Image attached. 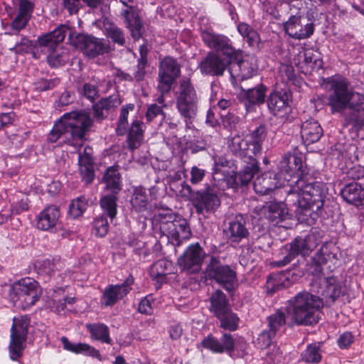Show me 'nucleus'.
Instances as JSON below:
<instances>
[{
    "instance_id": "nucleus-52",
    "label": "nucleus",
    "mask_w": 364,
    "mask_h": 364,
    "mask_svg": "<svg viewBox=\"0 0 364 364\" xmlns=\"http://www.w3.org/2000/svg\"><path fill=\"white\" fill-rule=\"evenodd\" d=\"M267 320L268 330L275 335L286 323L285 314L281 311H277L274 314L270 315Z\"/></svg>"
},
{
    "instance_id": "nucleus-41",
    "label": "nucleus",
    "mask_w": 364,
    "mask_h": 364,
    "mask_svg": "<svg viewBox=\"0 0 364 364\" xmlns=\"http://www.w3.org/2000/svg\"><path fill=\"white\" fill-rule=\"evenodd\" d=\"M85 328L90 333L92 339L111 344L112 339L107 325L102 323H87Z\"/></svg>"
},
{
    "instance_id": "nucleus-22",
    "label": "nucleus",
    "mask_w": 364,
    "mask_h": 364,
    "mask_svg": "<svg viewBox=\"0 0 364 364\" xmlns=\"http://www.w3.org/2000/svg\"><path fill=\"white\" fill-rule=\"evenodd\" d=\"M279 168L280 169V173L277 174L279 177H280V174H287L297 179L302 174H306L303 166L301 156L291 155L289 153L283 155L279 161Z\"/></svg>"
},
{
    "instance_id": "nucleus-6",
    "label": "nucleus",
    "mask_w": 364,
    "mask_h": 364,
    "mask_svg": "<svg viewBox=\"0 0 364 364\" xmlns=\"http://www.w3.org/2000/svg\"><path fill=\"white\" fill-rule=\"evenodd\" d=\"M200 96L188 77L180 80L176 92V105L180 115L188 125L197 115Z\"/></svg>"
},
{
    "instance_id": "nucleus-16",
    "label": "nucleus",
    "mask_w": 364,
    "mask_h": 364,
    "mask_svg": "<svg viewBox=\"0 0 364 364\" xmlns=\"http://www.w3.org/2000/svg\"><path fill=\"white\" fill-rule=\"evenodd\" d=\"M200 34L204 43L210 48L221 52L223 54L232 56L235 50L232 46L230 40L225 36L216 33L212 29L200 28Z\"/></svg>"
},
{
    "instance_id": "nucleus-2",
    "label": "nucleus",
    "mask_w": 364,
    "mask_h": 364,
    "mask_svg": "<svg viewBox=\"0 0 364 364\" xmlns=\"http://www.w3.org/2000/svg\"><path fill=\"white\" fill-rule=\"evenodd\" d=\"M285 188L287 201L289 205H296V210L301 213L315 207L316 210L322 208L324 199L328 193L326 185L320 181H314L309 174H302L295 181L290 182Z\"/></svg>"
},
{
    "instance_id": "nucleus-31",
    "label": "nucleus",
    "mask_w": 364,
    "mask_h": 364,
    "mask_svg": "<svg viewBox=\"0 0 364 364\" xmlns=\"http://www.w3.org/2000/svg\"><path fill=\"white\" fill-rule=\"evenodd\" d=\"M129 203L132 213L143 214L151 209L149 196L146 189L142 186L134 188Z\"/></svg>"
},
{
    "instance_id": "nucleus-46",
    "label": "nucleus",
    "mask_w": 364,
    "mask_h": 364,
    "mask_svg": "<svg viewBox=\"0 0 364 364\" xmlns=\"http://www.w3.org/2000/svg\"><path fill=\"white\" fill-rule=\"evenodd\" d=\"M117 194L104 196L100 199V207L105 214L112 220L117 213Z\"/></svg>"
},
{
    "instance_id": "nucleus-59",
    "label": "nucleus",
    "mask_w": 364,
    "mask_h": 364,
    "mask_svg": "<svg viewBox=\"0 0 364 364\" xmlns=\"http://www.w3.org/2000/svg\"><path fill=\"white\" fill-rule=\"evenodd\" d=\"M275 334L272 333L269 330L263 331L257 338V343L261 348H267L270 346Z\"/></svg>"
},
{
    "instance_id": "nucleus-34",
    "label": "nucleus",
    "mask_w": 364,
    "mask_h": 364,
    "mask_svg": "<svg viewBox=\"0 0 364 364\" xmlns=\"http://www.w3.org/2000/svg\"><path fill=\"white\" fill-rule=\"evenodd\" d=\"M294 210L296 215L302 214L301 210H296V205H289L287 201V197L284 202H270L268 205L269 215L268 217L272 221L278 223L286 219L289 214V210Z\"/></svg>"
},
{
    "instance_id": "nucleus-64",
    "label": "nucleus",
    "mask_w": 364,
    "mask_h": 364,
    "mask_svg": "<svg viewBox=\"0 0 364 364\" xmlns=\"http://www.w3.org/2000/svg\"><path fill=\"white\" fill-rule=\"evenodd\" d=\"M353 342V336L350 332H344L342 333L338 339V344L341 348H346L349 347Z\"/></svg>"
},
{
    "instance_id": "nucleus-9",
    "label": "nucleus",
    "mask_w": 364,
    "mask_h": 364,
    "mask_svg": "<svg viewBox=\"0 0 364 364\" xmlns=\"http://www.w3.org/2000/svg\"><path fill=\"white\" fill-rule=\"evenodd\" d=\"M156 220L161 232L167 235L174 245L179 246L183 240L190 238L191 229L184 218L173 213H159Z\"/></svg>"
},
{
    "instance_id": "nucleus-63",
    "label": "nucleus",
    "mask_w": 364,
    "mask_h": 364,
    "mask_svg": "<svg viewBox=\"0 0 364 364\" xmlns=\"http://www.w3.org/2000/svg\"><path fill=\"white\" fill-rule=\"evenodd\" d=\"M161 114H163L161 106L153 104L147 109L146 119L148 122H151L156 116Z\"/></svg>"
},
{
    "instance_id": "nucleus-18",
    "label": "nucleus",
    "mask_w": 364,
    "mask_h": 364,
    "mask_svg": "<svg viewBox=\"0 0 364 364\" xmlns=\"http://www.w3.org/2000/svg\"><path fill=\"white\" fill-rule=\"evenodd\" d=\"M312 287L318 294L334 301L342 294L341 283L333 277H320L316 281Z\"/></svg>"
},
{
    "instance_id": "nucleus-20",
    "label": "nucleus",
    "mask_w": 364,
    "mask_h": 364,
    "mask_svg": "<svg viewBox=\"0 0 364 364\" xmlns=\"http://www.w3.org/2000/svg\"><path fill=\"white\" fill-rule=\"evenodd\" d=\"M201 345L203 348L215 353L224 352L231 353L235 349L234 338L228 333H223L220 340L212 335H208L203 339Z\"/></svg>"
},
{
    "instance_id": "nucleus-19",
    "label": "nucleus",
    "mask_w": 364,
    "mask_h": 364,
    "mask_svg": "<svg viewBox=\"0 0 364 364\" xmlns=\"http://www.w3.org/2000/svg\"><path fill=\"white\" fill-rule=\"evenodd\" d=\"M254 57H246L240 60H230L228 70L232 78L244 80L252 77L255 71Z\"/></svg>"
},
{
    "instance_id": "nucleus-35",
    "label": "nucleus",
    "mask_w": 364,
    "mask_h": 364,
    "mask_svg": "<svg viewBox=\"0 0 364 364\" xmlns=\"http://www.w3.org/2000/svg\"><path fill=\"white\" fill-rule=\"evenodd\" d=\"M301 135L304 143L309 145L319 140L323 135V129L316 120L310 119L302 123Z\"/></svg>"
},
{
    "instance_id": "nucleus-38",
    "label": "nucleus",
    "mask_w": 364,
    "mask_h": 364,
    "mask_svg": "<svg viewBox=\"0 0 364 364\" xmlns=\"http://www.w3.org/2000/svg\"><path fill=\"white\" fill-rule=\"evenodd\" d=\"M60 341L63 348L67 350L100 359V351L89 344L84 343H73L65 336L62 337Z\"/></svg>"
},
{
    "instance_id": "nucleus-29",
    "label": "nucleus",
    "mask_w": 364,
    "mask_h": 364,
    "mask_svg": "<svg viewBox=\"0 0 364 364\" xmlns=\"http://www.w3.org/2000/svg\"><path fill=\"white\" fill-rule=\"evenodd\" d=\"M60 212L55 205L43 210L37 217V228L44 231L52 230L58 223Z\"/></svg>"
},
{
    "instance_id": "nucleus-44",
    "label": "nucleus",
    "mask_w": 364,
    "mask_h": 364,
    "mask_svg": "<svg viewBox=\"0 0 364 364\" xmlns=\"http://www.w3.org/2000/svg\"><path fill=\"white\" fill-rule=\"evenodd\" d=\"M228 148L233 154L245 157L247 155L249 141L237 134L228 140Z\"/></svg>"
},
{
    "instance_id": "nucleus-4",
    "label": "nucleus",
    "mask_w": 364,
    "mask_h": 364,
    "mask_svg": "<svg viewBox=\"0 0 364 364\" xmlns=\"http://www.w3.org/2000/svg\"><path fill=\"white\" fill-rule=\"evenodd\" d=\"M90 114L84 111L65 113L55 124L48 136V141L53 143L61 136L74 141H84L85 135L92 126Z\"/></svg>"
},
{
    "instance_id": "nucleus-24",
    "label": "nucleus",
    "mask_w": 364,
    "mask_h": 364,
    "mask_svg": "<svg viewBox=\"0 0 364 364\" xmlns=\"http://www.w3.org/2000/svg\"><path fill=\"white\" fill-rule=\"evenodd\" d=\"M282 186L279 176L273 171L266 172L255 178L253 188L257 193L266 195Z\"/></svg>"
},
{
    "instance_id": "nucleus-15",
    "label": "nucleus",
    "mask_w": 364,
    "mask_h": 364,
    "mask_svg": "<svg viewBox=\"0 0 364 364\" xmlns=\"http://www.w3.org/2000/svg\"><path fill=\"white\" fill-rule=\"evenodd\" d=\"M75 46L84 54L94 58L109 51V46L104 39L85 34H78L73 41Z\"/></svg>"
},
{
    "instance_id": "nucleus-57",
    "label": "nucleus",
    "mask_w": 364,
    "mask_h": 364,
    "mask_svg": "<svg viewBox=\"0 0 364 364\" xmlns=\"http://www.w3.org/2000/svg\"><path fill=\"white\" fill-rule=\"evenodd\" d=\"M34 9V4L28 0H20L18 14L31 18Z\"/></svg>"
},
{
    "instance_id": "nucleus-33",
    "label": "nucleus",
    "mask_w": 364,
    "mask_h": 364,
    "mask_svg": "<svg viewBox=\"0 0 364 364\" xmlns=\"http://www.w3.org/2000/svg\"><path fill=\"white\" fill-rule=\"evenodd\" d=\"M144 122L138 119H134L129 127L126 134L127 143L132 150L137 149L143 142L144 132Z\"/></svg>"
},
{
    "instance_id": "nucleus-43",
    "label": "nucleus",
    "mask_w": 364,
    "mask_h": 364,
    "mask_svg": "<svg viewBox=\"0 0 364 364\" xmlns=\"http://www.w3.org/2000/svg\"><path fill=\"white\" fill-rule=\"evenodd\" d=\"M135 109V105L133 103H129L123 105L120 109L119 116L117 122L116 133L118 136H124L127 132L129 127V116Z\"/></svg>"
},
{
    "instance_id": "nucleus-11",
    "label": "nucleus",
    "mask_w": 364,
    "mask_h": 364,
    "mask_svg": "<svg viewBox=\"0 0 364 364\" xmlns=\"http://www.w3.org/2000/svg\"><path fill=\"white\" fill-rule=\"evenodd\" d=\"M206 274L210 279L215 280L225 290L230 291L237 286L236 272L227 264L212 257L206 267Z\"/></svg>"
},
{
    "instance_id": "nucleus-37",
    "label": "nucleus",
    "mask_w": 364,
    "mask_h": 364,
    "mask_svg": "<svg viewBox=\"0 0 364 364\" xmlns=\"http://www.w3.org/2000/svg\"><path fill=\"white\" fill-rule=\"evenodd\" d=\"M341 194L348 203L358 205L364 203V188L356 182L346 185L342 188Z\"/></svg>"
},
{
    "instance_id": "nucleus-12",
    "label": "nucleus",
    "mask_w": 364,
    "mask_h": 364,
    "mask_svg": "<svg viewBox=\"0 0 364 364\" xmlns=\"http://www.w3.org/2000/svg\"><path fill=\"white\" fill-rule=\"evenodd\" d=\"M180 73L178 61L171 57L164 58L159 65L158 90L162 94L168 93Z\"/></svg>"
},
{
    "instance_id": "nucleus-21",
    "label": "nucleus",
    "mask_w": 364,
    "mask_h": 364,
    "mask_svg": "<svg viewBox=\"0 0 364 364\" xmlns=\"http://www.w3.org/2000/svg\"><path fill=\"white\" fill-rule=\"evenodd\" d=\"M127 9L122 11V16L125 19L127 27L129 29L132 36L139 39L143 32V25L136 9L132 6L134 0H120Z\"/></svg>"
},
{
    "instance_id": "nucleus-55",
    "label": "nucleus",
    "mask_w": 364,
    "mask_h": 364,
    "mask_svg": "<svg viewBox=\"0 0 364 364\" xmlns=\"http://www.w3.org/2000/svg\"><path fill=\"white\" fill-rule=\"evenodd\" d=\"M33 47V41L28 37L23 36L21 37L20 41L17 42L16 45L9 48V50L14 52L15 54L22 55L29 53Z\"/></svg>"
},
{
    "instance_id": "nucleus-25",
    "label": "nucleus",
    "mask_w": 364,
    "mask_h": 364,
    "mask_svg": "<svg viewBox=\"0 0 364 364\" xmlns=\"http://www.w3.org/2000/svg\"><path fill=\"white\" fill-rule=\"evenodd\" d=\"M224 232L231 242L239 243L242 239L247 237L249 231L242 215H237L230 220Z\"/></svg>"
},
{
    "instance_id": "nucleus-48",
    "label": "nucleus",
    "mask_w": 364,
    "mask_h": 364,
    "mask_svg": "<svg viewBox=\"0 0 364 364\" xmlns=\"http://www.w3.org/2000/svg\"><path fill=\"white\" fill-rule=\"evenodd\" d=\"M265 136V129L262 126H259L250 134L249 146L251 145L252 146L251 151L253 154L257 155L261 152L262 144Z\"/></svg>"
},
{
    "instance_id": "nucleus-53",
    "label": "nucleus",
    "mask_w": 364,
    "mask_h": 364,
    "mask_svg": "<svg viewBox=\"0 0 364 364\" xmlns=\"http://www.w3.org/2000/svg\"><path fill=\"white\" fill-rule=\"evenodd\" d=\"M92 226V233L97 237H104L108 232L109 223L107 218L104 215L95 218Z\"/></svg>"
},
{
    "instance_id": "nucleus-27",
    "label": "nucleus",
    "mask_w": 364,
    "mask_h": 364,
    "mask_svg": "<svg viewBox=\"0 0 364 364\" xmlns=\"http://www.w3.org/2000/svg\"><path fill=\"white\" fill-rule=\"evenodd\" d=\"M267 106L274 115L286 113L289 107V93L284 90L272 92L267 99Z\"/></svg>"
},
{
    "instance_id": "nucleus-39",
    "label": "nucleus",
    "mask_w": 364,
    "mask_h": 364,
    "mask_svg": "<svg viewBox=\"0 0 364 364\" xmlns=\"http://www.w3.org/2000/svg\"><path fill=\"white\" fill-rule=\"evenodd\" d=\"M103 181L106 184V188L112 193L117 194L122 189L121 176L119 173L118 166H112L107 168Z\"/></svg>"
},
{
    "instance_id": "nucleus-1",
    "label": "nucleus",
    "mask_w": 364,
    "mask_h": 364,
    "mask_svg": "<svg viewBox=\"0 0 364 364\" xmlns=\"http://www.w3.org/2000/svg\"><path fill=\"white\" fill-rule=\"evenodd\" d=\"M330 93L328 105L331 112L344 113L345 125H364V95L350 90L349 82L343 77L328 79Z\"/></svg>"
},
{
    "instance_id": "nucleus-47",
    "label": "nucleus",
    "mask_w": 364,
    "mask_h": 364,
    "mask_svg": "<svg viewBox=\"0 0 364 364\" xmlns=\"http://www.w3.org/2000/svg\"><path fill=\"white\" fill-rule=\"evenodd\" d=\"M245 91V95L250 105H260L264 102L266 87L263 85H259L254 88H249Z\"/></svg>"
},
{
    "instance_id": "nucleus-56",
    "label": "nucleus",
    "mask_w": 364,
    "mask_h": 364,
    "mask_svg": "<svg viewBox=\"0 0 364 364\" xmlns=\"http://www.w3.org/2000/svg\"><path fill=\"white\" fill-rule=\"evenodd\" d=\"M107 36L110 38L113 42L123 46L125 43V37L123 31L117 26L109 24L105 28Z\"/></svg>"
},
{
    "instance_id": "nucleus-10",
    "label": "nucleus",
    "mask_w": 364,
    "mask_h": 364,
    "mask_svg": "<svg viewBox=\"0 0 364 364\" xmlns=\"http://www.w3.org/2000/svg\"><path fill=\"white\" fill-rule=\"evenodd\" d=\"M302 5L303 4L301 0H291L288 3L292 14L295 13L297 10H300ZM284 28L286 33L296 40L308 38L314 31V25L312 21L297 14H291L284 23Z\"/></svg>"
},
{
    "instance_id": "nucleus-58",
    "label": "nucleus",
    "mask_w": 364,
    "mask_h": 364,
    "mask_svg": "<svg viewBox=\"0 0 364 364\" xmlns=\"http://www.w3.org/2000/svg\"><path fill=\"white\" fill-rule=\"evenodd\" d=\"M30 19L19 14L14 18L11 23V28L14 31V34H18L20 31L23 29L28 24Z\"/></svg>"
},
{
    "instance_id": "nucleus-28",
    "label": "nucleus",
    "mask_w": 364,
    "mask_h": 364,
    "mask_svg": "<svg viewBox=\"0 0 364 364\" xmlns=\"http://www.w3.org/2000/svg\"><path fill=\"white\" fill-rule=\"evenodd\" d=\"M121 103V98L117 94L102 98L93 105L94 117L97 120H102L107 118Z\"/></svg>"
},
{
    "instance_id": "nucleus-8",
    "label": "nucleus",
    "mask_w": 364,
    "mask_h": 364,
    "mask_svg": "<svg viewBox=\"0 0 364 364\" xmlns=\"http://www.w3.org/2000/svg\"><path fill=\"white\" fill-rule=\"evenodd\" d=\"M41 295V289L33 279L25 277L13 284L10 297L14 306L26 310L33 306Z\"/></svg>"
},
{
    "instance_id": "nucleus-51",
    "label": "nucleus",
    "mask_w": 364,
    "mask_h": 364,
    "mask_svg": "<svg viewBox=\"0 0 364 364\" xmlns=\"http://www.w3.org/2000/svg\"><path fill=\"white\" fill-rule=\"evenodd\" d=\"M168 265V262L166 260L160 259L156 261L151 267V277L159 282H164L166 279V276L167 274L166 271Z\"/></svg>"
},
{
    "instance_id": "nucleus-60",
    "label": "nucleus",
    "mask_w": 364,
    "mask_h": 364,
    "mask_svg": "<svg viewBox=\"0 0 364 364\" xmlns=\"http://www.w3.org/2000/svg\"><path fill=\"white\" fill-rule=\"evenodd\" d=\"M59 83L58 79H40L35 83L36 88L39 91H46L54 88Z\"/></svg>"
},
{
    "instance_id": "nucleus-14",
    "label": "nucleus",
    "mask_w": 364,
    "mask_h": 364,
    "mask_svg": "<svg viewBox=\"0 0 364 364\" xmlns=\"http://www.w3.org/2000/svg\"><path fill=\"white\" fill-rule=\"evenodd\" d=\"M205 252L198 243L189 245L178 259V264L183 271L197 273L201 269Z\"/></svg>"
},
{
    "instance_id": "nucleus-5",
    "label": "nucleus",
    "mask_w": 364,
    "mask_h": 364,
    "mask_svg": "<svg viewBox=\"0 0 364 364\" xmlns=\"http://www.w3.org/2000/svg\"><path fill=\"white\" fill-rule=\"evenodd\" d=\"M214 164L213 168V179L217 182L216 186L220 190L230 188H237L239 185L245 186L252 179L254 175L259 171L257 161L252 156H249L247 165L237 174H220V166L225 167L228 165V161L222 156H213Z\"/></svg>"
},
{
    "instance_id": "nucleus-62",
    "label": "nucleus",
    "mask_w": 364,
    "mask_h": 364,
    "mask_svg": "<svg viewBox=\"0 0 364 364\" xmlns=\"http://www.w3.org/2000/svg\"><path fill=\"white\" fill-rule=\"evenodd\" d=\"M82 93L85 97L93 101L98 95V90L95 85L85 83L83 85Z\"/></svg>"
},
{
    "instance_id": "nucleus-17",
    "label": "nucleus",
    "mask_w": 364,
    "mask_h": 364,
    "mask_svg": "<svg viewBox=\"0 0 364 364\" xmlns=\"http://www.w3.org/2000/svg\"><path fill=\"white\" fill-rule=\"evenodd\" d=\"M230 60L215 53L209 52L200 63L199 69L204 75L221 76L230 66Z\"/></svg>"
},
{
    "instance_id": "nucleus-54",
    "label": "nucleus",
    "mask_w": 364,
    "mask_h": 364,
    "mask_svg": "<svg viewBox=\"0 0 364 364\" xmlns=\"http://www.w3.org/2000/svg\"><path fill=\"white\" fill-rule=\"evenodd\" d=\"M301 356L302 359L307 363H318L321 359L319 347L316 344L309 345Z\"/></svg>"
},
{
    "instance_id": "nucleus-13",
    "label": "nucleus",
    "mask_w": 364,
    "mask_h": 364,
    "mask_svg": "<svg viewBox=\"0 0 364 364\" xmlns=\"http://www.w3.org/2000/svg\"><path fill=\"white\" fill-rule=\"evenodd\" d=\"M217 182L212 185H208L205 190L198 191L193 200V205L198 214L213 213L220 205V200L218 197V191H220L217 186Z\"/></svg>"
},
{
    "instance_id": "nucleus-50",
    "label": "nucleus",
    "mask_w": 364,
    "mask_h": 364,
    "mask_svg": "<svg viewBox=\"0 0 364 364\" xmlns=\"http://www.w3.org/2000/svg\"><path fill=\"white\" fill-rule=\"evenodd\" d=\"M88 206L87 200L84 196H80L72 200L69 205V213L73 218L81 216Z\"/></svg>"
},
{
    "instance_id": "nucleus-3",
    "label": "nucleus",
    "mask_w": 364,
    "mask_h": 364,
    "mask_svg": "<svg viewBox=\"0 0 364 364\" xmlns=\"http://www.w3.org/2000/svg\"><path fill=\"white\" fill-rule=\"evenodd\" d=\"M323 299L307 291L298 293L289 301L287 317L290 326H311L319 321Z\"/></svg>"
},
{
    "instance_id": "nucleus-40",
    "label": "nucleus",
    "mask_w": 364,
    "mask_h": 364,
    "mask_svg": "<svg viewBox=\"0 0 364 364\" xmlns=\"http://www.w3.org/2000/svg\"><path fill=\"white\" fill-rule=\"evenodd\" d=\"M75 302V298L69 296L65 293V289L59 287L54 289L52 295V310L57 313L60 314L66 308V304H73Z\"/></svg>"
},
{
    "instance_id": "nucleus-42",
    "label": "nucleus",
    "mask_w": 364,
    "mask_h": 364,
    "mask_svg": "<svg viewBox=\"0 0 364 364\" xmlns=\"http://www.w3.org/2000/svg\"><path fill=\"white\" fill-rule=\"evenodd\" d=\"M210 311L214 314L215 316L220 315L230 308L229 301L226 295L220 290L215 291L210 297Z\"/></svg>"
},
{
    "instance_id": "nucleus-61",
    "label": "nucleus",
    "mask_w": 364,
    "mask_h": 364,
    "mask_svg": "<svg viewBox=\"0 0 364 364\" xmlns=\"http://www.w3.org/2000/svg\"><path fill=\"white\" fill-rule=\"evenodd\" d=\"M205 173L206 171L203 168H199L196 166H193L190 171L191 183L192 184H198L200 183L203 180L205 176Z\"/></svg>"
},
{
    "instance_id": "nucleus-49",
    "label": "nucleus",
    "mask_w": 364,
    "mask_h": 364,
    "mask_svg": "<svg viewBox=\"0 0 364 364\" xmlns=\"http://www.w3.org/2000/svg\"><path fill=\"white\" fill-rule=\"evenodd\" d=\"M334 257L335 255L330 252L328 246L322 245L319 251L312 257V261L316 266V270L320 272L321 271V266Z\"/></svg>"
},
{
    "instance_id": "nucleus-32",
    "label": "nucleus",
    "mask_w": 364,
    "mask_h": 364,
    "mask_svg": "<svg viewBox=\"0 0 364 364\" xmlns=\"http://www.w3.org/2000/svg\"><path fill=\"white\" fill-rule=\"evenodd\" d=\"M26 332V328L23 325L18 326L16 323L13 324L9 346L10 355L12 360H16L21 356Z\"/></svg>"
},
{
    "instance_id": "nucleus-30",
    "label": "nucleus",
    "mask_w": 364,
    "mask_h": 364,
    "mask_svg": "<svg viewBox=\"0 0 364 364\" xmlns=\"http://www.w3.org/2000/svg\"><path fill=\"white\" fill-rule=\"evenodd\" d=\"M62 267L63 264L60 260L55 258L37 260L35 263L38 277L45 282H50Z\"/></svg>"
},
{
    "instance_id": "nucleus-36",
    "label": "nucleus",
    "mask_w": 364,
    "mask_h": 364,
    "mask_svg": "<svg viewBox=\"0 0 364 364\" xmlns=\"http://www.w3.org/2000/svg\"><path fill=\"white\" fill-rule=\"evenodd\" d=\"M68 30V26L60 25L52 32L38 37V43L41 46L48 47L54 50L57 45L63 41Z\"/></svg>"
},
{
    "instance_id": "nucleus-7",
    "label": "nucleus",
    "mask_w": 364,
    "mask_h": 364,
    "mask_svg": "<svg viewBox=\"0 0 364 364\" xmlns=\"http://www.w3.org/2000/svg\"><path fill=\"white\" fill-rule=\"evenodd\" d=\"M320 242L321 237L316 231H311L304 237H296L280 250V259L275 261L274 264L278 267H284L298 255H309Z\"/></svg>"
},
{
    "instance_id": "nucleus-26",
    "label": "nucleus",
    "mask_w": 364,
    "mask_h": 364,
    "mask_svg": "<svg viewBox=\"0 0 364 364\" xmlns=\"http://www.w3.org/2000/svg\"><path fill=\"white\" fill-rule=\"evenodd\" d=\"M92 154V149L89 146H85L83 151L78 154L80 173L86 183H90L95 177Z\"/></svg>"
},
{
    "instance_id": "nucleus-23",
    "label": "nucleus",
    "mask_w": 364,
    "mask_h": 364,
    "mask_svg": "<svg viewBox=\"0 0 364 364\" xmlns=\"http://www.w3.org/2000/svg\"><path fill=\"white\" fill-rule=\"evenodd\" d=\"M133 283L134 278L129 277L123 284L109 285L104 291L102 297L103 304L106 306L114 305L129 292L131 289L130 286Z\"/></svg>"
},
{
    "instance_id": "nucleus-45",
    "label": "nucleus",
    "mask_w": 364,
    "mask_h": 364,
    "mask_svg": "<svg viewBox=\"0 0 364 364\" xmlns=\"http://www.w3.org/2000/svg\"><path fill=\"white\" fill-rule=\"evenodd\" d=\"M216 317L220 321V327L223 329L234 331L238 327L240 318L236 314L232 312L231 308Z\"/></svg>"
}]
</instances>
